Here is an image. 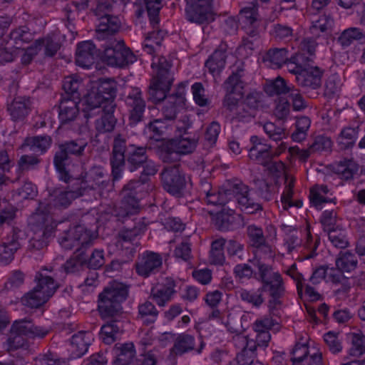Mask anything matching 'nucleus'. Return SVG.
<instances>
[{
    "label": "nucleus",
    "instance_id": "obj_18",
    "mask_svg": "<svg viewBox=\"0 0 365 365\" xmlns=\"http://www.w3.org/2000/svg\"><path fill=\"white\" fill-rule=\"evenodd\" d=\"M127 138L124 135L117 134L113 139L112 154L110 163L112 168L113 180H119L123 175L125 163V156L128 146L126 145Z\"/></svg>",
    "mask_w": 365,
    "mask_h": 365
},
{
    "label": "nucleus",
    "instance_id": "obj_45",
    "mask_svg": "<svg viewBox=\"0 0 365 365\" xmlns=\"http://www.w3.org/2000/svg\"><path fill=\"white\" fill-rule=\"evenodd\" d=\"M304 239L302 240L303 245H302V255L298 257V261H303L312 258L317 255L316 250L317 245L314 242L310 233L309 225L307 223L306 227L303 230Z\"/></svg>",
    "mask_w": 365,
    "mask_h": 365
},
{
    "label": "nucleus",
    "instance_id": "obj_54",
    "mask_svg": "<svg viewBox=\"0 0 365 365\" xmlns=\"http://www.w3.org/2000/svg\"><path fill=\"white\" fill-rule=\"evenodd\" d=\"M81 84L82 81L77 76L65 77L63 81V88L66 94L63 97L80 100L78 90Z\"/></svg>",
    "mask_w": 365,
    "mask_h": 365
},
{
    "label": "nucleus",
    "instance_id": "obj_3",
    "mask_svg": "<svg viewBox=\"0 0 365 365\" xmlns=\"http://www.w3.org/2000/svg\"><path fill=\"white\" fill-rule=\"evenodd\" d=\"M151 67L156 73L149 86L148 98L157 103L168 98L174 77L172 63L164 56H153Z\"/></svg>",
    "mask_w": 365,
    "mask_h": 365
},
{
    "label": "nucleus",
    "instance_id": "obj_32",
    "mask_svg": "<svg viewBox=\"0 0 365 365\" xmlns=\"http://www.w3.org/2000/svg\"><path fill=\"white\" fill-rule=\"evenodd\" d=\"M114 110L115 106L110 105H105L101 108L98 113L102 112V115L95 123V128L98 133H106L113 130L116 123V118L113 115Z\"/></svg>",
    "mask_w": 365,
    "mask_h": 365
},
{
    "label": "nucleus",
    "instance_id": "obj_46",
    "mask_svg": "<svg viewBox=\"0 0 365 365\" xmlns=\"http://www.w3.org/2000/svg\"><path fill=\"white\" fill-rule=\"evenodd\" d=\"M148 129L152 133V138L160 140L172 130V123L160 117L150 121L148 125Z\"/></svg>",
    "mask_w": 365,
    "mask_h": 365
},
{
    "label": "nucleus",
    "instance_id": "obj_57",
    "mask_svg": "<svg viewBox=\"0 0 365 365\" xmlns=\"http://www.w3.org/2000/svg\"><path fill=\"white\" fill-rule=\"evenodd\" d=\"M359 135V128L347 127L341 130L339 135L337 138V143L341 148L346 149L352 146Z\"/></svg>",
    "mask_w": 365,
    "mask_h": 365
},
{
    "label": "nucleus",
    "instance_id": "obj_61",
    "mask_svg": "<svg viewBox=\"0 0 365 365\" xmlns=\"http://www.w3.org/2000/svg\"><path fill=\"white\" fill-rule=\"evenodd\" d=\"M48 295H43L34 288L24 295L21 298L22 304L30 308H38L45 304Z\"/></svg>",
    "mask_w": 365,
    "mask_h": 365
},
{
    "label": "nucleus",
    "instance_id": "obj_31",
    "mask_svg": "<svg viewBox=\"0 0 365 365\" xmlns=\"http://www.w3.org/2000/svg\"><path fill=\"white\" fill-rule=\"evenodd\" d=\"M100 23L96 30V38L98 40L108 38L110 36L115 34L120 28V20L110 14H106L105 16L99 18Z\"/></svg>",
    "mask_w": 365,
    "mask_h": 365
},
{
    "label": "nucleus",
    "instance_id": "obj_19",
    "mask_svg": "<svg viewBox=\"0 0 365 365\" xmlns=\"http://www.w3.org/2000/svg\"><path fill=\"white\" fill-rule=\"evenodd\" d=\"M298 365H324L322 352L307 334L298 340Z\"/></svg>",
    "mask_w": 365,
    "mask_h": 365
},
{
    "label": "nucleus",
    "instance_id": "obj_37",
    "mask_svg": "<svg viewBox=\"0 0 365 365\" xmlns=\"http://www.w3.org/2000/svg\"><path fill=\"white\" fill-rule=\"evenodd\" d=\"M91 341V334L87 331H78L72 336L71 351L74 357H81L88 351Z\"/></svg>",
    "mask_w": 365,
    "mask_h": 365
},
{
    "label": "nucleus",
    "instance_id": "obj_12",
    "mask_svg": "<svg viewBox=\"0 0 365 365\" xmlns=\"http://www.w3.org/2000/svg\"><path fill=\"white\" fill-rule=\"evenodd\" d=\"M103 61L108 66L124 68L135 62L137 57L123 41L110 38L104 46Z\"/></svg>",
    "mask_w": 365,
    "mask_h": 365
},
{
    "label": "nucleus",
    "instance_id": "obj_13",
    "mask_svg": "<svg viewBox=\"0 0 365 365\" xmlns=\"http://www.w3.org/2000/svg\"><path fill=\"white\" fill-rule=\"evenodd\" d=\"M98 234L88 230L81 225H75L65 230L58 237V242L62 247L71 250L74 247L77 249L86 250L91 246L97 238Z\"/></svg>",
    "mask_w": 365,
    "mask_h": 365
},
{
    "label": "nucleus",
    "instance_id": "obj_16",
    "mask_svg": "<svg viewBox=\"0 0 365 365\" xmlns=\"http://www.w3.org/2000/svg\"><path fill=\"white\" fill-rule=\"evenodd\" d=\"M141 190L139 182L130 181L124 185L122 190L123 199L116 214L117 216L125 217L139 212L140 204L138 195Z\"/></svg>",
    "mask_w": 365,
    "mask_h": 365
},
{
    "label": "nucleus",
    "instance_id": "obj_52",
    "mask_svg": "<svg viewBox=\"0 0 365 365\" xmlns=\"http://www.w3.org/2000/svg\"><path fill=\"white\" fill-rule=\"evenodd\" d=\"M51 139L48 136H35L26 138L22 147H27L34 153H43L50 147Z\"/></svg>",
    "mask_w": 365,
    "mask_h": 365
},
{
    "label": "nucleus",
    "instance_id": "obj_41",
    "mask_svg": "<svg viewBox=\"0 0 365 365\" xmlns=\"http://www.w3.org/2000/svg\"><path fill=\"white\" fill-rule=\"evenodd\" d=\"M240 99L235 98L232 106L229 105L230 102H223V104L231 112L232 119L238 121H247L255 116V113L245 106L242 101L240 103Z\"/></svg>",
    "mask_w": 365,
    "mask_h": 365
},
{
    "label": "nucleus",
    "instance_id": "obj_33",
    "mask_svg": "<svg viewBox=\"0 0 365 365\" xmlns=\"http://www.w3.org/2000/svg\"><path fill=\"white\" fill-rule=\"evenodd\" d=\"M147 150L145 147L129 145L127 150L125 160L128 168L130 172H134L147 161Z\"/></svg>",
    "mask_w": 365,
    "mask_h": 365
},
{
    "label": "nucleus",
    "instance_id": "obj_29",
    "mask_svg": "<svg viewBox=\"0 0 365 365\" xmlns=\"http://www.w3.org/2000/svg\"><path fill=\"white\" fill-rule=\"evenodd\" d=\"M80 100L62 97L58 106V118L62 124L73 121L79 113L78 104Z\"/></svg>",
    "mask_w": 365,
    "mask_h": 365
},
{
    "label": "nucleus",
    "instance_id": "obj_36",
    "mask_svg": "<svg viewBox=\"0 0 365 365\" xmlns=\"http://www.w3.org/2000/svg\"><path fill=\"white\" fill-rule=\"evenodd\" d=\"M159 311L153 302L145 300L138 305L136 318L143 325L149 326L153 324L157 321Z\"/></svg>",
    "mask_w": 365,
    "mask_h": 365
},
{
    "label": "nucleus",
    "instance_id": "obj_51",
    "mask_svg": "<svg viewBox=\"0 0 365 365\" xmlns=\"http://www.w3.org/2000/svg\"><path fill=\"white\" fill-rule=\"evenodd\" d=\"M264 92L269 96L286 95L291 91L285 80L278 76L274 80L269 81L264 86Z\"/></svg>",
    "mask_w": 365,
    "mask_h": 365
},
{
    "label": "nucleus",
    "instance_id": "obj_26",
    "mask_svg": "<svg viewBox=\"0 0 365 365\" xmlns=\"http://www.w3.org/2000/svg\"><path fill=\"white\" fill-rule=\"evenodd\" d=\"M227 44L222 42L205 61V67L214 77L220 75L225 68L227 58Z\"/></svg>",
    "mask_w": 365,
    "mask_h": 365
},
{
    "label": "nucleus",
    "instance_id": "obj_4",
    "mask_svg": "<svg viewBox=\"0 0 365 365\" xmlns=\"http://www.w3.org/2000/svg\"><path fill=\"white\" fill-rule=\"evenodd\" d=\"M317 46L316 41L312 38L305 39L301 43L302 51L298 53V58L304 63V66L298 65V84L302 87L317 89L322 84L324 71L318 66L306 64L313 60Z\"/></svg>",
    "mask_w": 365,
    "mask_h": 365
},
{
    "label": "nucleus",
    "instance_id": "obj_2",
    "mask_svg": "<svg viewBox=\"0 0 365 365\" xmlns=\"http://www.w3.org/2000/svg\"><path fill=\"white\" fill-rule=\"evenodd\" d=\"M129 287L113 281L98 294V311L103 319H112L122 312V303L128 297Z\"/></svg>",
    "mask_w": 365,
    "mask_h": 365
},
{
    "label": "nucleus",
    "instance_id": "obj_1",
    "mask_svg": "<svg viewBox=\"0 0 365 365\" xmlns=\"http://www.w3.org/2000/svg\"><path fill=\"white\" fill-rule=\"evenodd\" d=\"M252 146L249 149V158L251 160L267 167L269 173L276 179L284 175L285 187L281 196V202L284 210L289 207L297 206V202L293 201L294 188L295 185V179L292 178L288 179L285 173V166L282 161H273L272 158L278 156L286 149V145L282 143L277 151L274 152L272 146L262 142L257 136L253 135L250 138Z\"/></svg>",
    "mask_w": 365,
    "mask_h": 365
},
{
    "label": "nucleus",
    "instance_id": "obj_23",
    "mask_svg": "<svg viewBox=\"0 0 365 365\" xmlns=\"http://www.w3.org/2000/svg\"><path fill=\"white\" fill-rule=\"evenodd\" d=\"M176 281L171 277H166L164 282L151 289L150 298L160 307H165L176 294Z\"/></svg>",
    "mask_w": 365,
    "mask_h": 365
},
{
    "label": "nucleus",
    "instance_id": "obj_62",
    "mask_svg": "<svg viewBox=\"0 0 365 365\" xmlns=\"http://www.w3.org/2000/svg\"><path fill=\"white\" fill-rule=\"evenodd\" d=\"M145 227L140 225V227L135 226L132 229H123L118 234V240L117 246L120 245L123 246V243L133 244L136 238L144 232Z\"/></svg>",
    "mask_w": 365,
    "mask_h": 365
},
{
    "label": "nucleus",
    "instance_id": "obj_9",
    "mask_svg": "<svg viewBox=\"0 0 365 365\" xmlns=\"http://www.w3.org/2000/svg\"><path fill=\"white\" fill-rule=\"evenodd\" d=\"M71 184L77 187L78 195H87L96 189L106 188L109 184V177L106 170L101 165L92 166L84 175H74L72 173Z\"/></svg>",
    "mask_w": 365,
    "mask_h": 365
},
{
    "label": "nucleus",
    "instance_id": "obj_35",
    "mask_svg": "<svg viewBox=\"0 0 365 365\" xmlns=\"http://www.w3.org/2000/svg\"><path fill=\"white\" fill-rule=\"evenodd\" d=\"M332 146L331 139L327 136L319 135L315 138L314 142L307 148L299 150L298 148V158L305 160L315 153L329 151Z\"/></svg>",
    "mask_w": 365,
    "mask_h": 365
},
{
    "label": "nucleus",
    "instance_id": "obj_30",
    "mask_svg": "<svg viewBox=\"0 0 365 365\" xmlns=\"http://www.w3.org/2000/svg\"><path fill=\"white\" fill-rule=\"evenodd\" d=\"M11 329L12 333H17L25 338V336L34 338V337H44L48 334V330L41 327L35 326L31 321L20 320L16 321L11 326Z\"/></svg>",
    "mask_w": 365,
    "mask_h": 365
},
{
    "label": "nucleus",
    "instance_id": "obj_10",
    "mask_svg": "<svg viewBox=\"0 0 365 365\" xmlns=\"http://www.w3.org/2000/svg\"><path fill=\"white\" fill-rule=\"evenodd\" d=\"M198 140L199 135L193 133L169 140L160 147L159 157L164 163L176 162L180 160L182 155L192 153L195 149Z\"/></svg>",
    "mask_w": 365,
    "mask_h": 365
},
{
    "label": "nucleus",
    "instance_id": "obj_27",
    "mask_svg": "<svg viewBox=\"0 0 365 365\" xmlns=\"http://www.w3.org/2000/svg\"><path fill=\"white\" fill-rule=\"evenodd\" d=\"M187 19L190 22L202 24L214 20L211 6L196 3H187Z\"/></svg>",
    "mask_w": 365,
    "mask_h": 365
},
{
    "label": "nucleus",
    "instance_id": "obj_28",
    "mask_svg": "<svg viewBox=\"0 0 365 365\" xmlns=\"http://www.w3.org/2000/svg\"><path fill=\"white\" fill-rule=\"evenodd\" d=\"M98 56V50L92 41H83L77 46L76 63L81 67L89 68L94 63Z\"/></svg>",
    "mask_w": 365,
    "mask_h": 365
},
{
    "label": "nucleus",
    "instance_id": "obj_38",
    "mask_svg": "<svg viewBox=\"0 0 365 365\" xmlns=\"http://www.w3.org/2000/svg\"><path fill=\"white\" fill-rule=\"evenodd\" d=\"M31 101L29 98L18 96L14 99L8 110L13 120H23L30 112Z\"/></svg>",
    "mask_w": 365,
    "mask_h": 365
},
{
    "label": "nucleus",
    "instance_id": "obj_20",
    "mask_svg": "<svg viewBox=\"0 0 365 365\" xmlns=\"http://www.w3.org/2000/svg\"><path fill=\"white\" fill-rule=\"evenodd\" d=\"M162 263L163 259L158 253L145 251L138 256L135 264V271L138 275L148 277L158 272Z\"/></svg>",
    "mask_w": 365,
    "mask_h": 365
},
{
    "label": "nucleus",
    "instance_id": "obj_7",
    "mask_svg": "<svg viewBox=\"0 0 365 365\" xmlns=\"http://www.w3.org/2000/svg\"><path fill=\"white\" fill-rule=\"evenodd\" d=\"M249 262L258 269L257 279L261 280L268 289L272 299L269 302L271 309L280 305L279 297L283 293L282 279L277 272H274L271 265L261 259H249Z\"/></svg>",
    "mask_w": 365,
    "mask_h": 365
},
{
    "label": "nucleus",
    "instance_id": "obj_56",
    "mask_svg": "<svg viewBox=\"0 0 365 365\" xmlns=\"http://www.w3.org/2000/svg\"><path fill=\"white\" fill-rule=\"evenodd\" d=\"M342 271L334 268H329L327 274V282H331L335 285L341 284V289H338L337 292H346L350 288V283L349 279L345 277L342 274Z\"/></svg>",
    "mask_w": 365,
    "mask_h": 365
},
{
    "label": "nucleus",
    "instance_id": "obj_40",
    "mask_svg": "<svg viewBox=\"0 0 365 365\" xmlns=\"http://www.w3.org/2000/svg\"><path fill=\"white\" fill-rule=\"evenodd\" d=\"M33 38L34 35L28 27L19 26L10 32V40L6 44L10 45L12 48L19 49L23 48L24 43L31 42Z\"/></svg>",
    "mask_w": 365,
    "mask_h": 365
},
{
    "label": "nucleus",
    "instance_id": "obj_44",
    "mask_svg": "<svg viewBox=\"0 0 365 365\" xmlns=\"http://www.w3.org/2000/svg\"><path fill=\"white\" fill-rule=\"evenodd\" d=\"M334 26V19L329 14H322L319 16H313L311 19L309 31L312 34L319 36L321 33L327 32Z\"/></svg>",
    "mask_w": 365,
    "mask_h": 365
},
{
    "label": "nucleus",
    "instance_id": "obj_34",
    "mask_svg": "<svg viewBox=\"0 0 365 365\" xmlns=\"http://www.w3.org/2000/svg\"><path fill=\"white\" fill-rule=\"evenodd\" d=\"M202 192L205 194L204 199L207 205L222 206L228 202V196L232 194V185L229 189L220 191L211 188L210 184L205 182L202 185Z\"/></svg>",
    "mask_w": 365,
    "mask_h": 365
},
{
    "label": "nucleus",
    "instance_id": "obj_47",
    "mask_svg": "<svg viewBox=\"0 0 365 365\" xmlns=\"http://www.w3.org/2000/svg\"><path fill=\"white\" fill-rule=\"evenodd\" d=\"M87 262L85 250L77 249L73 255L63 264V268L66 273H76L82 270Z\"/></svg>",
    "mask_w": 365,
    "mask_h": 365
},
{
    "label": "nucleus",
    "instance_id": "obj_50",
    "mask_svg": "<svg viewBox=\"0 0 365 365\" xmlns=\"http://www.w3.org/2000/svg\"><path fill=\"white\" fill-rule=\"evenodd\" d=\"M331 195L327 186L316 185L310 190V200L317 209H322L324 203L332 201L329 197Z\"/></svg>",
    "mask_w": 365,
    "mask_h": 365
},
{
    "label": "nucleus",
    "instance_id": "obj_11",
    "mask_svg": "<svg viewBox=\"0 0 365 365\" xmlns=\"http://www.w3.org/2000/svg\"><path fill=\"white\" fill-rule=\"evenodd\" d=\"M87 145L88 141L83 138L68 140L59 145L54 155L53 163L57 172L63 173L62 178H65L66 173H72L68 168L70 155H83Z\"/></svg>",
    "mask_w": 365,
    "mask_h": 365
},
{
    "label": "nucleus",
    "instance_id": "obj_53",
    "mask_svg": "<svg viewBox=\"0 0 365 365\" xmlns=\"http://www.w3.org/2000/svg\"><path fill=\"white\" fill-rule=\"evenodd\" d=\"M120 332V327L116 320H110L101 328L100 337L106 344H111L117 339L118 334Z\"/></svg>",
    "mask_w": 365,
    "mask_h": 365
},
{
    "label": "nucleus",
    "instance_id": "obj_21",
    "mask_svg": "<svg viewBox=\"0 0 365 365\" xmlns=\"http://www.w3.org/2000/svg\"><path fill=\"white\" fill-rule=\"evenodd\" d=\"M130 112L129 121L130 125H135L143 120L145 108V102L142 97V92L138 88H133L125 100Z\"/></svg>",
    "mask_w": 365,
    "mask_h": 365
},
{
    "label": "nucleus",
    "instance_id": "obj_55",
    "mask_svg": "<svg viewBox=\"0 0 365 365\" xmlns=\"http://www.w3.org/2000/svg\"><path fill=\"white\" fill-rule=\"evenodd\" d=\"M226 251L228 257L235 261H243L247 258L245 245L235 239L227 241Z\"/></svg>",
    "mask_w": 365,
    "mask_h": 365
},
{
    "label": "nucleus",
    "instance_id": "obj_63",
    "mask_svg": "<svg viewBox=\"0 0 365 365\" xmlns=\"http://www.w3.org/2000/svg\"><path fill=\"white\" fill-rule=\"evenodd\" d=\"M262 293V292L260 289L247 290L241 289L238 292V295L242 301L253 307H259L264 302Z\"/></svg>",
    "mask_w": 365,
    "mask_h": 365
},
{
    "label": "nucleus",
    "instance_id": "obj_8",
    "mask_svg": "<svg viewBox=\"0 0 365 365\" xmlns=\"http://www.w3.org/2000/svg\"><path fill=\"white\" fill-rule=\"evenodd\" d=\"M29 225L33 232L29 242V249L41 250L47 247L56 226L53 218L34 212L29 219Z\"/></svg>",
    "mask_w": 365,
    "mask_h": 365
},
{
    "label": "nucleus",
    "instance_id": "obj_43",
    "mask_svg": "<svg viewBox=\"0 0 365 365\" xmlns=\"http://www.w3.org/2000/svg\"><path fill=\"white\" fill-rule=\"evenodd\" d=\"M264 62L272 68H279L288 62L287 51L285 48H270L263 57Z\"/></svg>",
    "mask_w": 365,
    "mask_h": 365
},
{
    "label": "nucleus",
    "instance_id": "obj_59",
    "mask_svg": "<svg viewBox=\"0 0 365 365\" xmlns=\"http://www.w3.org/2000/svg\"><path fill=\"white\" fill-rule=\"evenodd\" d=\"M235 359L239 365H255L259 363L255 343L251 342L248 348L240 351Z\"/></svg>",
    "mask_w": 365,
    "mask_h": 365
},
{
    "label": "nucleus",
    "instance_id": "obj_15",
    "mask_svg": "<svg viewBox=\"0 0 365 365\" xmlns=\"http://www.w3.org/2000/svg\"><path fill=\"white\" fill-rule=\"evenodd\" d=\"M185 106V85L183 83L178 84L176 91L168 96L158 109L162 118L170 122L175 120L178 114Z\"/></svg>",
    "mask_w": 365,
    "mask_h": 365
},
{
    "label": "nucleus",
    "instance_id": "obj_6",
    "mask_svg": "<svg viewBox=\"0 0 365 365\" xmlns=\"http://www.w3.org/2000/svg\"><path fill=\"white\" fill-rule=\"evenodd\" d=\"M60 180H62L68 185L69 190H64L56 189L50 194L49 197L44 201L39 203L35 212H39L53 218V213L56 209H65L68 207L73 200L83 195H78L76 192L77 187L71 184L72 173H66L65 178H62L63 173L58 172Z\"/></svg>",
    "mask_w": 365,
    "mask_h": 365
},
{
    "label": "nucleus",
    "instance_id": "obj_42",
    "mask_svg": "<svg viewBox=\"0 0 365 365\" xmlns=\"http://www.w3.org/2000/svg\"><path fill=\"white\" fill-rule=\"evenodd\" d=\"M115 360L113 361L114 365H129L133 360L135 351L132 343H126L123 344H117L114 348Z\"/></svg>",
    "mask_w": 365,
    "mask_h": 365
},
{
    "label": "nucleus",
    "instance_id": "obj_49",
    "mask_svg": "<svg viewBox=\"0 0 365 365\" xmlns=\"http://www.w3.org/2000/svg\"><path fill=\"white\" fill-rule=\"evenodd\" d=\"M36 48H43L44 55L48 57H53L61 48L59 40L53 36H48L43 38H39L34 42Z\"/></svg>",
    "mask_w": 365,
    "mask_h": 365
},
{
    "label": "nucleus",
    "instance_id": "obj_48",
    "mask_svg": "<svg viewBox=\"0 0 365 365\" xmlns=\"http://www.w3.org/2000/svg\"><path fill=\"white\" fill-rule=\"evenodd\" d=\"M333 170L341 178L349 180L358 171V165L352 159H344L333 165Z\"/></svg>",
    "mask_w": 365,
    "mask_h": 365
},
{
    "label": "nucleus",
    "instance_id": "obj_60",
    "mask_svg": "<svg viewBox=\"0 0 365 365\" xmlns=\"http://www.w3.org/2000/svg\"><path fill=\"white\" fill-rule=\"evenodd\" d=\"M257 7V2L252 1L240 10L241 18L245 24L255 26V24L259 20Z\"/></svg>",
    "mask_w": 365,
    "mask_h": 365
},
{
    "label": "nucleus",
    "instance_id": "obj_24",
    "mask_svg": "<svg viewBox=\"0 0 365 365\" xmlns=\"http://www.w3.org/2000/svg\"><path fill=\"white\" fill-rule=\"evenodd\" d=\"M55 277H56V273L54 272L53 267L49 269L46 267L43 268L36 274L34 279L36 286L34 288L41 294L48 295L47 299L48 300L58 287Z\"/></svg>",
    "mask_w": 365,
    "mask_h": 365
},
{
    "label": "nucleus",
    "instance_id": "obj_39",
    "mask_svg": "<svg viewBox=\"0 0 365 365\" xmlns=\"http://www.w3.org/2000/svg\"><path fill=\"white\" fill-rule=\"evenodd\" d=\"M20 243L13 235L0 243V264L7 265L14 258L15 252L19 249Z\"/></svg>",
    "mask_w": 365,
    "mask_h": 365
},
{
    "label": "nucleus",
    "instance_id": "obj_5",
    "mask_svg": "<svg viewBox=\"0 0 365 365\" xmlns=\"http://www.w3.org/2000/svg\"><path fill=\"white\" fill-rule=\"evenodd\" d=\"M117 92V83L113 78H102L99 81L96 91H91L87 96L83 111L86 119L98 114L101 108L105 105L114 106Z\"/></svg>",
    "mask_w": 365,
    "mask_h": 365
},
{
    "label": "nucleus",
    "instance_id": "obj_14",
    "mask_svg": "<svg viewBox=\"0 0 365 365\" xmlns=\"http://www.w3.org/2000/svg\"><path fill=\"white\" fill-rule=\"evenodd\" d=\"M163 189L170 195L181 197L185 190L187 180L185 175L179 164L165 167L161 172Z\"/></svg>",
    "mask_w": 365,
    "mask_h": 365
},
{
    "label": "nucleus",
    "instance_id": "obj_25",
    "mask_svg": "<svg viewBox=\"0 0 365 365\" xmlns=\"http://www.w3.org/2000/svg\"><path fill=\"white\" fill-rule=\"evenodd\" d=\"M205 345V342L202 339H200L199 345L195 347L194 336L187 333H182L175 337L170 351L172 354L176 356H182L192 351H194L197 354H200Z\"/></svg>",
    "mask_w": 365,
    "mask_h": 365
},
{
    "label": "nucleus",
    "instance_id": "obj_64",
    "mask_svg": "<svg viewBox=\"0 0 365 365\" xmlns=\"http://www.w3.org/2000/svg\"><path fill=\"white\" fill-rule=\"evenodd\" d=\"M357 263L356 256L348 252L341 254L336 259V267L341 271L346 272L354 270L356 267Z\"/></svg>",
    "mask_w": 365,
    "mask_h": 365
},
{
    "label": "nucleus",
    "instance_id": "obj_58",
    "mask_svg": "<svg viewBox=\"0 0 365 365\" xmlns=\"http://www.w3.org/2000/svg\"><path fill=\"white\" fill-rule=\"evenodd\" d=\"M351 346L348 351L350 356L358 357L365 353V336L361 331L354 332L350 334Z\"/></svg>",
    "mask_w": 365,
    "mask_h": 365
},
{
    "label": "nucleus",
    "instance_id": "obj_17",
    "mask_svg": "<svg viewBox=\"0 0 365 365\" xmlns=\"http://www.w3.org/2000/svg\"><path fill=\"white\" fill-rule=\"evenodd\" d=\"M232 192L235 195L240 209L247 214H255L262 210V206L254 197V192L241 181L232 184Z\"/></svg>",
    "mask_w": 365,
    "mask_h": 365
},
{
    "label": "nucleus",
    "instance_id": "obj_22",
    "mask_svg": "<svg viewBox=\"0 0 365 365\" xmlns=\"http://www.w3.org/2000/svg\"><path fill=\"white\" fill-rule=\"evenodd\" d=\"M244 76V69L237 67L227 78L223 84L226 94L224 102H230L229 105H233L235 98H242L244 90V82L242 77Z\"/></svg>",
    "mask_w": 365,
    "mask_h": 365
}]
</instances>
